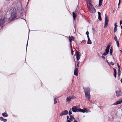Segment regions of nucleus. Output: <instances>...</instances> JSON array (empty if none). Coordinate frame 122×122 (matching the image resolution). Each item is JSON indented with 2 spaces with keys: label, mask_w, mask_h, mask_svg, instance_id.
Masks as SVG:
<instances>
[{
  "label": "nucleus",
  "mask_w": 122,
  "mask_h": 122,
  "mask_svg": "<svg viewBox=\"0 0 122 122\" xmlns=\"http://www.w3.org/2000/svg\"><path fill=\"white\" fill-rule=\"evenodd\" d=\"M87 37L88 39H90L88 35H87Z\"/></svg>",
  "instance_id": "37998d69"
},
{
  "label": "nucleus",
  "mask_w": 122,
  "mask_h": 122,
  "mask_svg": "<svg viewBox=\"0 0 122 122\" xmlns=\"http://www.w3.org/2000/svg\"><path fill=\"white\" fill-rule=\"evenodd\" d=\"M72 110L71 109L70 110H69V112H68L69 114V115H71V114H72Z\"/></svg>",
  "instance_id": "b1692460"
},
{
  "label": "nucleus",
  "mask_w": 122,
  "mask_h": 122,
  "mask_svg": "<svg viewBox=\"0 0 122 122\" xmlns=\"http://www.w3.org/2000/svg\"><path fill=\"white\" fill-rule=\"evenodd\" d=\"M2 115L3 117H7L8 116V115L6 113L4 112L2 114Z\"/></svg>",
  "instance_id": "6ab92c4d"
},
{
  "label": "nucleus",
  "mask_w": 122,
  "mask_h": 122,
  "mask_svg": "<svg viewBox=\"0 0 122 122\" xmlns=\"http://www.w3.org/2000/svg\"><path fill=\"white\" fill-rule=\"evenodd\" d=\"M71 54L72 55H73V54L74 51L72 49H71Z\"/></svg>",
  "instance_id": "c756f323"
},
{
  "label": "nucleus",
  "mask_w": 122,
  "mask_h": 122,
  "mask_svg": "<svg viewBox=\"0 0 122 122\" xmlns=\"http://www.w3.org/2000/svg\"><path fill=\"white\" fill-rule=\"evenodd\" d=\"M114 73H117V72H116V69H114Z\"/></svg>",
  "instance_id": "c03bdc74"
},
{
  "label": "nucleus",
  "mask_w": 122,
  "mask_h": 122,
  "mask_svg": "<svg viewBox=\"0 0 122 122\" xmlns=\"http://www.w3.org/2000/svg\"><path fill=\"white\" fill-rule=\"evenodd\" d=\"M73 17L74 19H75L76 17V15L74 12L72 13Z\"/></svg>",
  "instance_id": "5701e85b"
},
{
  "label": "nucleus",
  "mask_w": 122,
  "mask_h": 122,
  "mask_svg": "<svg viewBox=\"0 0 122 122\" xmlns=\"http://www.w3.org/2000/svg\"><path fill=\"white\" fill-rule=\"evenodd\" d=\"M110 47V45H108L107 46L106 48V49H105V52H106L107 53H108V52H109V51Z\"/></svg>",
  "instance_id": "2eb2a0df"
},
{
  "label": "nucleus",
  "mask_w": 122,
  "mask_h": 122,
  "mask_svg": "<svg viewBox=\"0 0 122 122\" xmlns=\"http://www.w3.org/2000/svg\"><path fill=\"white\" fill-rule=\"evenodd\" d=\"M17 14L16 11L14 10L13 11L12 13L11 17L9 19V20L10 21L12 20H13L15 18L17 17Z\"/></svg>",
  "instance_id": "7ed1b4c3"
},
{
  "label": "nucleus",
  "mask_w": 122,
  "mask_h": 122,
  "mask_svg": "<svg viewBox=\"0 0 122 122\" xmlns=\"http://www.w3.org/2000/svg\"><path fill=\"white\" fill-rule=\"evenodd\" d=\"M92 42L91 40L90 39H88V41L87 42V44H92Z\"/></svg>",
  "instance_id": "a211bd4d"
},
{
  "label": "nucleus",
  "mask_w": 122,
  "mask_h": 122,
  "mask_svg": "<svg viewBox=\"0 0 122 122\" xmlns=\"http://www.w3.org/2000/svg\"><path fill=\"white\" fill-rule=\"evenodd\" d=\"M90 89L88 88H87L84 90V92L85 95L86 97L88 99V101H90V96L89 93Z\"/></svg>",
  "instance_id": "f257e3e1"
},
{
  "label": "nucleus",
  "mask_w": 122,
  "mask_h": 122,
  "mask_svg": "<svg viewBox=\"0 0 122 122\" xmlns=\"http://www.w3.org/2000/svg\"><path fill=\"white\" fill-rule=\"evenodd\" d=\"M69 40V41H70V43H71V40Z\"/></svg>",
  "instance_id": "a18cd8bd"
},
{
  "label": "nucleus",
  "mask_w": 122,
  "mask_h": 122,
  "mask_svg": "<svg viewBox=\"0 0 122 122\" xmlns=\"http://www.w3.org/2000/svg\"><path fill=\"white\" fill-rule=\"evenodd\" d=\"M74 37L72 36H71L69 38V40H72L74 39Z\"/></svg>",
  "instance_id": "a878e982"
},
{
  "label": "nucleus",
  "mask_w": 122,
  "mask_h": 122,
  "mask_svg": "<svg viewBox=\"0 0 122 122\" xmlns=\"http://www.w3.org/2000/svg\"><path fill=\"white\" fill-rule=\"evenodd\" d=\"M3 118V117H0V120H1V121H2Z\"/></svg>",
  "instance_id": "f704fd0d"
},
{
  "label": "nucleus",
  "mask_w": 122,
  "mask_h": 122,
  "mask_svg": "<svg viewBox=\"0 0 122 122\" xmlns=\"http://www.w3.org/2000/svg\"><path fill=\"white\" fill-rule=\"evenodd\" d=\"M68 113V111L67 110H65L62 111L60 114V116H62L63 115L67 114Z\"/></svg>",
  "instance_id": "6e6552de"
},
{
  "label": "nucleus",
  "mask_w": 122,
  "mask_h": 122,
  "mask_svg": "<svg viewBox=\"0 0 122 122\" xmlns=\"http://www.w3.org/2000/svg\"><path fill=\"white\" fill-rule=\"evenodd\" d=\"M122 23V20H121L120 21V25H121Z\"/></svg>",
  "instance_id": "72a5a7b5"
},
{
  "label": "nucleus",
  "mask_w": 122,
  "mask_h": 122,
  "mask_svg": "<svg viewBox=\"0 0 122 122\" xmlns=\"http://www.w3.org/2000/svg\"><path fill=\"white\" fill-rule=\"evenodd\" d=\"M122 103V97L118 100L116 102L114 103L113 104L114 105H117L119 104H121Z\"/></svg>",
  "instance_id": "9d476101"
},
{
  "label": "nucleus",
  "mask_w": 122,
  "mask_h": 122,
  "mask_svg": "<svg viewBox=\"0 0 122 122\" xmlns=\"http://www.w3.org/2000/svg\"><path fill=\"white\" fill-rule=\"evenodd\" d=\"M73 122H77V121L75 120Z\"/></svg>",
  "instance_id": "49530a36"
},
{
  "label": "nucleus",
  "mask_w": 122,
  "mask_h": 122,
  "mask_svg": "<svg viewBox=\"0 0 122 122\" xmlns=\"http://www.w3.org/2000/svg\"><path fill=\"white\" fill-rule=\"evenodd\" d=\"M114 39L116 42L117 46L118 47H119V41H118L117 39V37L116 35H115L114 37Z\"/></svg>",
  "instance_id": "ddd939ff"
},
{
  "label": "nucleus",
  "mask_w": 122,
  "mask_h": 122,
  "mask_svg": "<svg viewBox=\"0 0 122 122\" xmlns=\"http://www.w3.org/2000/svg\"><path fill=\"white\" fill-rule=\"evenodd\" d=\"M70 118H69L70 119V120L71 121H73L75 120V118H74V117L71 115H70Z\"/></svg>",
  "instance_id": "f3484780"
},
{
  "label": "nucleus",
  "mask_w": 122,
  "mask_h": 122,
  "mask_svg": "<svg viewBox=\"0 0 122 122\" xmlns=\"http://www.w3.org/2000/svg\"><path fill=\"white\" fill-rule=\"evenodd\" d=\"M117 65L118 67V70H120V67L119 65V64L118 63L117 64Z\"/></svg>",
  "instance_id": "2f4dec72"
},
{
  "label": "nucleus",
  "mask_w": 122,
  "mask_h": 122,
  "mask_svg": "<svg viewBox=\"0 0 122 122\" xmlns=\"http://www.w3.org/2000/svg\"><path fill=\"white\" fill-rule=\"evenodd\" d=\"M89 2L90 4H91V2H91V0H87Z\"/></svg>",
  "instance_id": "a19ab883"
},
{
  "label": "nucleus",
  "mask_w": 122,
  "mask_h": 122,
  "mask_svg": "<svg viewBox=\"0 0 122 122\" xmlns=\"http://www.w3.org/2000/svg\"><path fill=\"white\" fill-rule=\"evenodd\" d=\"M120 3V0H119V3L118 4V5H119Z\"/></svg>",
  "instance_id": "ea45409f"
},
{
  "label": "nucleus",
  "mask_w": 122,
  "mask_h": 122,
  "mask_svg": "<svg viewBox=\"0 0 122 122\" xmlns=\"http://www.w3.org/2000/svg\"><path fill=\"white\" fill-rule=\"evenodd\" d=\"M5 17L2 16L0 18V30L2 29L4 24L5 21Z\"/></svg>",
  "instance_id": "f03ea898"
},
{
  "label": "nucleus",
  "mask_w": 122,
  "mask_h": 122,
  "mask_svg": "<svg viewBox=\"0 0 122 122\" xmlns=\"http://www.w3.org/2000/svg\"><path fill=\"white\" fill-rule=\"evenodd\" d=\"M117 27H115L114 28V32H116L117 31Z\"/></svg>",
  "instance_id": "bb28decb"
},
{
  "label": "nucleus",
  "mask_w": 122,
  "mask_h": 122,
  "mask_svg": "<svg viewBox=\"0 0 122 122\" xmlns=\"http://www.w3.org/2000/svg\"><path fill=\"white\" fill-rule=\"evenodd\" d=\"M56 99V98H55L54 99V104L57 103V101L55 100Z\"/></svg>",
  "instance_id": "cd10ccee"
},
{
  "label": "nucleus",
  "mask_w": 122,
  "mask_h": 122,
  "mask_svg": "<svg viewBox=\"0 0 122 122\" xmlns=\"http://www.w3.org/2000/svg\"><path fill=\"white\" fill-rule=\"evenodd\" d=\"M108 22V18L107 17L106 15L105 14V21L104 24V27L105 28H107V27Z\"/></svg>",
  "instance_id": "423d86ee"
},
{
  "label": "nucleus",
  "mask_w": 122,
  "mask_h": 122,
  "mask_svg": "<svg viewBox=\"0 0 122 122\" xmlns=\"http://www.w3.org/2000/svg\"><path fill=\"white\" fill-rule=\"evenodd\" d=\"M113 51V49L112 48H111L110 49V55H112V52Z\"/></svg>",
  "instance_id": "4be33fe9"
},
{
  "label": "nucleus",
  "mask_w": 122,
  "mask_h": 122,
  "mask_svg": "<svg viewBox=\"0 0 122 122\" xmlns=\"http://www.w3.org/2000/svg\"><path fill=\"white\" fill-rule=\"evenodd\" d=\"M98 19L100 21L102 20V18L101 16V14L99 12H98Z\"/></svg>",
  "instance_id": "dca6fc26"
},
{
  "label": "nucleus",
  "mask_w": 122,
  "mask_h": 122,
  "mask_svg": "<svg viewBox=\"0 0 122 122\" xmlns=\"http://www.w3.org/2000/svg\"><path fill=\"white\" fill-rule=\"evenodd\" d=\"M102 0H99V6H100L102 5Z\"/></svg>",
  "instance_id": "aec40b11"
},
{
  "label": "nucleus",
  "mask_w": 122,
  "mask_h": 122,
  "mask_svg": "<svg viewBox=\"0 0 122 122\" xmlns=\"http://www.w3.org/2000/svg\"><path fill=\"white\" fill-rule=\"evenodd\" d=\"M102 57L103 59H105V57L103 56H102Z\"/></svg>",
  "instance_id": "79ce46f5"
},
{
  "label": "nucleus",
  "mask_w": 122,
  "mask_h": 122,
  "mask_svg": "<svg viewBox=\"0 0 122 122\" xmlns=\"http://www.w3.org/2000/svg\"><path fill=\"white\" fill-rule=\"evenodd\" d=\"M28 41H27V45H26L27 46V45H28Z\"/></svg>",
  "instance_id": "de8ad7c7"
},
{
  "label": "nucleus",
  "mask_w": 122,
  "mask_h": 122,
  "mask_svg": "<svg viewBox=\"0 0 122 122\" xmlns=\"http://www.w3.org/2000/svg\"><path fill=\"white\" fill-rule=\"evenodd\" d=\"M86 35H88L89 34V32L88 31H87L86 33Z\"/></svg>",
  "instance_id": "4c0bfd02"
},
{
  "label": "nucleus",
  "mask_w": 122,
  "mask_h": 122,
  "mask_svg": "<svg viewBox=\"0 0 122 122\" xmlns=\"http://www.w3.org/2000/svg\"><path fill=\"white\" fill-rule=\"evenodd\" d=\"M114 26H115V27H117V23H115L114 24Z\"/></svg>",
  "instance_id": "c9c22d12"
},
{
  "label": "nucleus",
  "mask_w": 122,
  "mask_h": 122,
  "mask_svg": "<svg viewBox=\"0 0 122 122\" xmlns=\"http://www.w3.org/2000/svg\"><path fill=\"white\" fill-rule=\"evenodd\" d=\"M76 97L74 96H70L67 97L66 99L67 102H69L71 101V100H72L76 98Z\"/></svg>",
  "instance_id": "0eeeda50"
},
{
  "label": "nucleus",
  "mask_w": 122,
  "mask_h": 122,
  "mask_svg": "<svg viewBox=\"0 0 122 122\" xmlns=\"http://www.w3.org/2000/svg\"><path fill=\"white\" fill-rule=\"evenodd\" d=\"M110 64L113 65H114V63L113 62H111L110 63Z\"/></svg>",
  "instance_id": "e433bc0d"
},
{
  "label": "nucleus",
  "mask_w": 122,
  "mask_h": 122,
  "mask_svg": "<svg viewBox=\"0 0 122 122\" xmlns=\"http://www.w3.org/2000/svg\"><path fill=\"white\" fill-rule=\"evenodd\" d=\"M91 111L90 110H88L86 108H84L83 109H82V110H80V112H82L83 113L86 112H91Z\"/></svg>",
  "instance_id": "1a4fd4ad"
},
{
  "label": "nucleus",
  "mask_w": 122,
  "mask_h": 122,
  "mask_svg": "<svg viewBox=\"0 0 122 122\" xmlns=\"http://www.w3.org/2000/svg\"><path fill=\"white\" fill-rule=\"evenodd\" d=\"M70 119L69 118V117L68 116H67V122H71L70 120Z\"/></svg>",
  "instance_id": "412c9836"
},
{
  "label": "nucleus",
  "mask_w": 122,
  "mask_h": 122,
  "mask_svg": "<svg viewBox=\"0 0 122 122\" xmlns=\"http://www.w3.org/2000/svg\"><path fill=\"white\" fill-rule=\"evenodd\" d=\"M113 69H114H114H115V68H113Z\"/></svg>",
  "instance_id": "8fccbe9b"
},
{
  "label": "nucleus",
  "mask_w": 122,
  "mask_h": 122,
  "mask_svg": "<svg viewBox=\"0 0 122 122\" xmlns=\"http://www.w3.org/2000/svg\"><path fill=\"white\" fill-rule=\"evenodd\" d=\"M121 28L122 29V26H121Z\"/></svg>",
  "instance_id": "09e8293b"
},
{
  "label": "nucleus",
  "mask_w": 122,
  "mask_h": 122,
  "mask_svg": "<svg viewBox=\"0 0 122 122\" xmlns=\"http://www.w3.org/2000/svg\"><path fill=\"white\" fill-rule=\"evenodd\" d=\"M88 7L91 13H95L96 12V9L91 4H89V5L88 6Z\"/></svg>",
  "instance_id": "20e7f679"
},
{
  "label": "nucleus",
  "mask_w": 122,
  "mask_h": 122,
  "mask_svg": "<svg viewBox=\"0 0 122 122\" xmlns=\"http://www.w3.org/2000/svg\"><path fill=\"white\" fill-rule=\"evenodd\" d=\"M79 63H80V62H78V64H77V66L78 67H79Z\"/></svg>",
  "instance_id": "58836bf2"
},
{
  "label": "nucleus",
  "mask_w": 122,
  "mask_h": 122,
  "mask_svg": "<svg viewBox=\"0 0 122 122\" xmlns=\"http://www.w3.org/2000/svg\"><path fill=\"white\" fill-rule=\"evenodd\" d=\"M116 95L117 97L121 96L122 95L121 92V91L118 90L116 92Z\"/></svg>",
  "instance_id": "f8f14e48"
},
{
  "label": "nucleus",
  "mask_w": 122,
  "mask_h": 122,
  "mask_svg": "<svg viewBox=\"0 0 122 122\" xmlns=\"http://www.w3.org/2000/svg\"><path fill=\"white\" fill-rule=\"evenodd\" d=\"M117 74L118 76H120L121 74V71H120V70H118Z\"/></svg>",
  "instance_id": "393cba45"
},
{
  "label": "nucleus",
  "mask_w": 122,
  "mask_h": 122,
  "mask_svg": "<svg viewBox=\"0 0 122 122\" xmlns=\"http://www.w3.org/2000/svg\"><path fill=\"white\" fill-rule=\"evenodd\" d=\"M74 75L76 76L78 75V69L77 68H75L74 70Z\"/></svg>",
  "instance_id": "4468645a"
},
{
  "label": "nucleus",
  "mask_w": 122,
  "mask_h": 122,
  "mask_svg": "<svg viewBox=\"0 0 122 122\" xmlns=\"http://www.w3.org/2000/svg\"><path fill=\"white\" fill-rule=\"evenodd\" d=\"M77 61L79 60L80 58L81 53L80 52H76V54Z\"/></svg>",
  "instance_id": "9b49d317"
},
{
  "label": "nucleus",
  "mask_w": 122,
  "mask_h": 122,
  "mask_svg": "<svg viewBox=\"0 0 122 122\" xmlns=\"http://www.w3.org/2000/svg\"><path fill=\"white\" fill-rule=\"evenodd\" d=\"M116 75H117V73H114V76L116 78Z\"/></svg>",
  "instance_id": "473e14b6"
},
{
  "label": "nucleus",
  "mask_w": 122,
  "mask_h": 122,
  "mask_svg": "<svg viewBox=\"0 0 122 122\" xmlns=\"http://www.w3.org/2000/svg\"><path fill=\"white\" fill-rule=\"evenodd\" d=\"M108 53L105 52L102 55H103L106 56L107 55Z\"/></svg>",
  "instance_id": "c85d7f7f"
},
{
  "label": "nucleus",
  "mask_w": 122,
  "mask_h": 122,
  "mask_svg": "<svg viewBox=\"0 0 122 122\" xmlns=\"http://www.w3.org/2000/svg\"><path fill=\"white\" fill-rule=\"evenodd\" d=\"M71 110L73 112H80V110H82V109L79 108L76 106H74L72 107Z\"/></svg>",
  "instance_id": "39448f33"
},
{
  "label": "nucleus",
  "mask_w": 122,
  "mask_h": 122,
  "mask_svg": "<svg viewBox=\"0 0 122 122\" xmlns=\"http://www.w3.org/2000/svg\"><path fill=\"white\" fill-rule=\"evenodd\" d=\"M7 119H4V118L3 119V120H2V121H3L4 122H6L7 121Z\"/></svg>",
  "instance_id": "7c9ffc66"
}]
</instances>
